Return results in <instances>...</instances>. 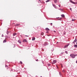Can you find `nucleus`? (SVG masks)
<instances>
[{"instance_id": "33", "label": "nucleus", "mask_w": 77, "mask_h": 77, "mask_svg": "<svg viewBox=\"0 0 77 77\" xmlns=\"http://www.w3.org/2000/svg\"><path fill=\"white\" fill-rule=\"evenodd\" d=\"M26 36H27V37H28L29 36H27V35H25Z\"/></svg>"}, {"instance_id": "8", "label": "nucleus", "mask_w": 77, "mask_h": 77, "mask_svg": "<svg viewBox=\"0 0 77 77\" xmlns=\"http://www.w3.org/2000/svg\"><path fill=\"white\" fill-rule=\"evenodd\" d=\"M61 16L62 17H65V15L64 14H62L61 15Z\"/></svg>"}, {"instance_id": "12", "label": "nucleus", "mask_w": 77, "mask_h": 77, "mask_svg": "<svg viewBox=\"0 0 77 77\" xmlns=\"http://www.w3.org/2000/svg\"><path fill=\"white\" fill-rule=\"evenodd\" d=\"M3 42V43H5V42H6V40H4Z\"/></svg>"}, {"instance_id": "36", "label": "nucleus", "mask_w": 77, "mask_h": 77, "mask_svg": "<svg viewBox=\"0 0 77 77\" xmlns=\"http://www.w3.org/2000/svg\"><path fill=\"white\" fill-rule=\"evenodd\" d=\"M5 66H6H6H6V65H5Z\"/></svg>"}, {"instance_id": "42", "label": "nucleus", "mask_w": 77, "mask_h": 77, "mask_svg": "<svg viewBox=\"0 0 77 77\" xmlns=\"http://www.w3.org/2000/svg\"><path fill=\"white\" fill-rule=\"evenodd\" d=\"M60 19H62V18H60Z\"/></svg>"}, {"instance_id": "29", "label": "nucleus", "mask_w": 77, "mask_h": 77, "mask_svg": "<svg viewBox=\"0 0 77 77\" xmlns=\"http://www.w3.org/2000/svg\"><path fill=\"white\" fill-rule=\"evenodd\" d=\"M4 35H3V34H2V37H3Z\"/></svg>"}, {"instance_id": "40", "label": "nucleus", "mask_w": 77, "mask_h": 77, "mask_svg": "<svg viewBox=\"0 0 77 77\" xmlns=\"http://www.w3.org/2000/svg\"><path fill=\"white\" fill-rule=\"evenodd\" d=\"M7 34H8V32H7Z\"/></svg>"}, {"instance_id": "34", "label": "nucleus", "mask_w": 77, "mask_h": 77, "mask_svg": "<svg viewBox=\"0 0 77 77\" xmlns=\"http://www.w3.org/2000/svg\"><path fill=\"white\" fill-rule=\"evenodd\" d=\"M38 60H36V61H38Z\"/></svg>"}, {"instance_id": "26", "label": "nucleus", "mask_w": 77, "mask_h": 77, "mask_svg": "<svg viewBox=\"0 0 77 77\" xmlns=\"http://www.w3.org/2000/svg\"><path fill=\"white\" fill-rule=\"evenodd\" d=\"M20 63H21V64H22V63H23L21 61H20Z\"/></svg>"}, {"instance_id": "19", "label": "nucleus", "mask_w": 77, "mask_h": 77, "mask_svg": "<svg viewBox=\"0 0 77 77\" xmlns=\"http://www.w3.org/2000/svg\"><path fill=\"white\" fill-rule=\"evenodd\" d=\"M65 53H66V54H68V52H67L66 51H65Z\"/></svg>"}, {"instance_id": "27", "label": "nucleus", "mask_w": 77, "mask_h": 77, "mask_svg": "<svg viewBox=\"0 0 77 77\" xmlns=\"http://www.w3.org/2000/svg\"><path fill=\"white\" fill-rule=\"evenodd\" d=\"M51 26H52L53 24L52 23H51Z\"/></svg>"}, {"instance_id": "43", "label": "nucleus", "mask_w": 77, "mask_h": 77, "mask_svg": "<svg viewBox=\"0 0 77 77\" xmlns=\"http://www.w3.org/2000/svg\"><path fill=\"white\" fill-rule=\"evenodd\" d=\"M57 43H58V42H57Z\"/></svg>"}, {"instance_id": "20", "label": "nucleus", "mask_w": 77, "mask_h": 77, "mask_svg": "<svg viewBox=\"0 0 77 77\" xmlns=\"http://www.w3.org/2000/svg\"><path fill=\"white\" fill-rule=\"evenodd\" d=\"M20 24H17V25H16L15 26H19Z\"/></svg>"}, {"instance_id": "28", "label": "nucleus", "mask_w": 77, "mask_h": 77, "mask_svg": "<svg viewBox=\"0 0 77 77\" xmlns=\"http://www.w3.org/2000/svg\"><path fill=\"white\" fill-rule=\"evenodd\" d=\"M59 74H60V75H61V74H60V72H59Z\"/></svg>"}, {"instance_id": "31", "label": "nucleus", "mask_w": 77, "mask_h": 77, "mask_svg": "<svg viewBox=\"0 0 77 77\" xmlns=\"http://www.w3.org/2000/svg\"><path fill=\"white\" fill-rule=\"evenodd\" d=\"M46 33H48V32L47 31L46 32Z\"/></svg>"}, {"instance_id": "18", "label": "nucleus", "mask_w": 77, "mask_h": 77, "mask_svg": "<svg viewBox=\"0 0 77 77\" xmlns=\"http://www.w3.org/2000/svg\"><path fill=\"white\" fill-rule=\"evenodd\" d=\"M50 2V0H48L46 1V2Z\"/></svg>"}, {"instance_id": "22", "label": "nucleus", "mask_w": 77, "mask_h": 77, "mask_svg": "<svg viewBox=\"0 0 77 77\" xmlns=\"http://www.w3.org/2000/svg\"><path fill=\"white\" fill-rule=\"evenodd\" d=\"M63 72H65V70H63V71H62Z\"/></svg>"}, {"instance_id": "24", "label": "nucleus", "mask_w": 77, "mask_h": 77, "mask_svg": "<svg viewBox=\"0 0 77 77\" xmlns=\"http://www.w3.org/2000/svg\"><path fill=\"white\" fill-rule=\"evenodd\" d=\"M44 35V33H41V35Z\"/></svg>"}, {"instance_id": "7", "label": "nucleus", "mask_w": 77, "mask_h": 77, "mask_svg": "<svg viewBox=\"0 0 77 77\" xmlns=\"http://www.w3.org/2000/svg\"><path fill=\"white\" fill-rule=\"evenodd\" d=\"M54 2L55 3H57V0H55L54 1Z\"/></svg>"}, {"instance_id": "11", "label": "nucleus", "mask_w": 77, "mask_h": 77, "mask_svg": "<svg viewBox=\"0 0 77 77\" xmlns=\"http://www.w3.org/2000/svg\"><path fill=\"white\" fill-rule=\"evenodd\" d=\"M32 41H35V37L33 38H32Z\"/></svg>"}, {"instance_id": "38", "label": "nucleus", "mask_w": 77, "mask_h": 77, "mask_svg": "<svg viewBox=\"0 0 77 77\" xmlns=\"http://www.w3.org/2000/svg\"><path fill=\"white\" fill-rule=\"evenodd\" d=\"M61 67H62V68H63V66H62Z\"/></svg>"}, {"instance_id": "15", "label": "nucleus", "mask_w": 77, "mask_h": 77, "mask_svg": "<svg viewBox=\"0 0 77 77\" xmlns=\"http://www.w3.org/2000/svg\"><path fill=\"white\" fill-rule=\"evenodd\" d=\"M75 20V19H72V21H74Z\"/></svg>"}, {"instance_id": "17", "label": "nucleus", "mask_w": 77, "mask_h": 77, "mask_svg": "<svg viewBox=\"0 0 77 77\" xmlns=\"http://www.w3.org/2000/svg\"><path fill=\"white\" fill-rule=\"evenodd\" d=\"M59 10H60V11H63V9H61V8H60Z\"/></svg>"}, {"instance_id": "25", "label": "nucleus", "mask_w": 77, "mask_h": 77, "mask_svg": "<svg viewBox=\"0 0 77 77\" xmlns=\"http://www.w3.org/2000/svg\"><path fill=\"white\" fill-rule=\"evenodd\" d=\"M48 66H50V64H48Z\"/></svg>"}, {"instance_id": "23", "label": "nucleus", "mask_w": 77, "mask_h": 77, "mask_svg": "<svg viewBox=\"0 0 77 77\" xmlns=\"http://www.w3.org/2000/svg\"><path fill=\"white\" fill-rule=\"evenodd\" d=\"M70 11H72V8H70Z\"/></svg>"}, {"instance_id": "30", "label": "nucleus", "mask_w": 77, "mask_h": 77, "mask_svg": "<svg viewBox=\"0 0 77 77\" xmlns=\"http://www.w3.org/2000/svg\"><path fill=\"white\" fill-rule=\"evenodd\" d=\"M54 31V32L55 33H56V31Z\"/></svg>"}, {"instance_id": "10", "label": "nucleus", "mask_w": 77, "mask_h": 77, "mask_svg": "<svg viewBox=\"0 0 77 77\" xmlns=\"http://www.w3.org/2000/svg\"><path fill=\"white\" fill-rule=\"evenodd\" d=\"M68 45H66V46L64 47V48H66V47H68Z\"/></svg>"}, {"instance_id": "5", "label": "nucleus", "mask_w": 77, "mask_h": 77, "mask_svg": "<svg viewBox=\"0 0 77 77\" xmlns=\"http://www.w3.org/2000/svg\"><path fill=\"white\" fill-rule=\"evenodd\" d=\"M45 30H46L47 31H49V30H50V29L48 28H46Z\"/></svg>"}, {"instance_id": "32", "label": "nucleus", "mask_w": 77, "mask_h": 77, "mask_svg": "<svg viewBox=\"0 0 77 77\" xmlns=\"http://www.w3.org/2000/svg\"><path fill=\"white\" fill-rule=\"evenodd\" d=\"M58 6H59V7H60V5H59Z\"/></svg>"}, {"instance_id": "41", "label": "nucleus", "mask_w": 77, "mask_h": 77, "mask_svg": "<svg viewBox=\"0 0 77 77\" xmlns=\"http://www.w3.org/2000/svg\"><path fill=\"white\" fill-rule=\"evenodd\" d=\"M65 33H64V35H65Z\"/></svg>"}, {"instance_id": "4", "label": "nucleus", "mask_w": 77, "mask_h": 77, "mask_svg": "<svg viewBox=\"0 0 77 77\" xmlns=\"http://www.w3.org/2000/svg\"><path fill=\"white\" fill-rule=\"evenodd\" d=\"M53 6L54 7V8H55V9H57V7H56L55 5H54V4H53Z\"/></svg>"}, {"instance_id": "6", "label": "nucleus", "mask_w": 77, "mask_h": 77, "mask_svg": "<svg viewBox=\"0 0 77 77\" xmlns=\"http://www.w3.org/2000/svg\"><path fill=\"white\" fill-rule=\"evenodd\" d=\"M23 42H27V41L26 39H25L23 40Z\"/></svg>"}, {"instance_id": "39", "label": "nucleus", "mask_w": 77, "mask_h": 77, "mask_svg": "<svg viewBox=\"0 0 77 77\" xmlns=\"http://www.w3.org/2000/svg\"><path fill=\"white\" fill-rule=\"evenodd\" d=\"M39 2H41V1L40 0H38Z\"/></svg>"}, {"instance_id": "1", "label": "nucleus", "mask_w": 77, "mask_h": 77, "mask_svg": "<svg viewBox=\"0 0 77 77\" xmlns=\"http://www.w3.org/2000/svg\"><path fill=\"white\" fill-rule=\"evenodd\" d=\"M77 56V54H71L70 55V57H71L72 58H75V56Z\"/></svg>"}, {"instance_id": "21", "label": "nucleus", "mask_w": 77, "mask_h": 77, "mask_svg": "<svg viewBox=\"0 0 77 77\" xmlns=\"http://www.w3.org/2000/svg\"><path fill=\"white\" fill-rule=\"evenodd\" d=\"M63 54V52H62L61 54H60L61 55H62V54Z\"/></svg>"}, {"instance_id": "2", "label": "nucleus", "mask_w": 77, "mask_h": 77, "mask_svg": "<svg viewBox=\"0 0 77 77\" xmlns=\"http://www.w3.org/2000/svg\"><path fill=\"white\" fill-rule=\"evenodd\" d=\"M70 2H71V3H73V4H74V5H76V4H77V2H73L71 0H69Z\"/></svg>"}, {"instance_id": "16", "label": "nucleus", "mask_w": 77, "mask_h": 77, "mask_svg": "<svg viewBox=\"0 0 77 77\" xmlns=\"http://www.w3.org/2000/svg\"><path fill=\"white\" fill-rule=\"evenodd\" d=\"M15 35H16V33H14L13 34V36H15Z\"/></svg>"}, {"instance_id": "3", "label": "nucleus", "mask_w": 77, "mask_h": 77, "mask_svg": "<svg viewBox=\"0 0 77 77\" xmlns=\"http://www.w3.org/2000/svg\"><path fill=\"white\" fill-rule=\"evenodd\" d=\"M57 62V61H56V60H54L53 62L52 63V64H54V63H56Z\"/></svg>"}, {"instance_id": "14", "label": "nucleus", "mask_w": 77, "mask_h": 77, "mask_svg": "<svg viewBox=\"0 0 77 77\" xmlns=\"http://www.w3.org/2000/svg\"><path fill=\"white\" fill-rule=\"evenodd\" d=\"M76 41H77V40L76 39H75L74 41L73 42V43H74V42H76Z\"/></svg>"}, {"instance_id": "37", "label": "nucleus", "mask_w": 77, "mask_h": 77, "mask_svg": "<svg viewBox=\"0 0 77 77\" xmlns=\"http://www.w3.org/2000/svg\"><path fill=\"white\" fill-rule=\"evenodd\" d=\"M76 63H77V60L76 61Z\"/></svg>"}, {"instance_id": "9", "label": "nucleus", "mask_w": 77, "mask_h": 77, "mask_svg": "<svg viewBox=\"0 0 77 77\" xmlns=\"http://www.w3.org/2000/svg\"><path fill=\"white\" fill-rule=\"evenodd\" d=\"M18 42H19V43H20V44H21V40H18Z\"/></svg>"}, {"instance_id": "13", "label": "nucleus", "mask_w": 77, "mask_h": 77, "mask_svg": "<svg viewBox=\"0 0 77 77\" xmlns=\"http://www.w3.org/2000/svg\"><path fill=\"white\" fill-rule=\"evenodd\" d=\"M74 47L75 48H77V45H75L74 46Z\"/></svg>"}, {"instance_id": "35", "label": "nucleus", "mask_w": 77, "mask_h": 77, "mask_svg": "<svg viewBox=\"0 0 77 77\" xmlns=\"http://www.w3.org/2000/svg\"><path fill=\"white\" fill-rule=\"evenodd\" d=\"M57 66V68H58V67H57V66Z\"/></svg>"}]
</instances>
